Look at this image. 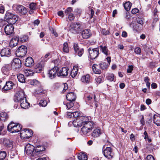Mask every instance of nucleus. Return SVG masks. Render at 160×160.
Wrapping results in <instances>:
<instances>
[{
    "label": "nucleus",
    "mask_w": 160,
    "mask_h": 160,
    "mask_svg": "<svg viewBox=\"0 0 160 160\" xmlns=\"http://www.w3.org/2000/svg\"><path fill=\"white\" fill-rule=\"evenodd\" d=\"M95 125L94 122L92 121H89L83 125L81 129L80 133L81 134L86 135L91 132Z\"/></svg>",
    "instance_id": "f257e3e1"
},
{
    "label": "nucleus",
    "mask_w": 160,
    "mask_h": 160,
    "mask_svg": "<svg viewBox=\"0 0 160 160\" xmlns=\"http://www.w3.org/2000/svg\"><path fill=\"white\" fill-rule=\"evenodd\" d=\"M88 117L81 116L76 118L72 122V123L74 127H81L89 121Z\"/></svg>",
    "instance_id": "f03ea898"
},
{
    "label": "nucleus",
    "mask_w": 160,
    "mask_h": 160,
    "mask_svg": "<svg viewBox=\"0 0 160 160\" xmlns=\"http://www.w3.org/2000/svg\"><path fill=\"white\" fill-rule=\"evenodd\" d=\"M22 128V125L19 123H14L11 122L7 127L8 130L11 132L13 133L21 131Z\"/></svg>",
    "instance_id": "7ed1b4c3"
},
{
    "label": "nucleus",
    "mask_w": 160,
    "mask_h": 160,
    "mask_svg": "<svg viewBox=\"0 0 160 160\" xmlns=\"http://www.w3.org/2000/svg\"><path fill=\"white\" fill-rule=\"evenodd\" d=\"M4 20L10 24H14L17 20V17L14 14L7 12L5 14Z\"/></svg>",
    "instance_id": "20e7f679"
},
{
    "label": "nucleus",
    "mask_w": 160,
    "mask_h": 160,
    "mask_svg": "<svg viewBox=\"0 0 160 160\" xmlns=\"http://www.w3.org/2000/svg\"><path fill=\"white\" fill-rule=\"evenodd\" d=\"M81 25L79 22H74L70 26V31L74 34H78L81 31Z\"/></svg>",
    "instance_id": "39448f33"
},
{
    "label": "nucleus",
    "mask_w": 160,
    "mask_h": 160,
    "mask_svg": "<svg viewBox=\"0 0 160 160\" xmlns=\"http://www.w3.org/2000/svg\"><path fill=\"white\" fill-rule=\"evenodd\" d=\"M27 52V47L22 45L20 46L16 50L15 54L18 57H22L26 55Z\"/></svg>",
    "instance_id": "423d86ee"
},
{
    "label": "nucleus",
    "mask_w": 160,
    "mask_h": 160,
    "mask_svg": "<svg viewBox=\"0 0 160 160\" xmlns=\"http://www.w3.org/2000/svg\"><path fill=\"white\" fill-rule=\"evenodd\" d=\"M102 153L106 158L109 159L112 158L114 155L112 149L109 147H107L103 149Z\"/></svg>",
    "instance_id": "0eeeda50"
},
{
    "label": "nucleus",
    "mask_w": 160,
    "mask_h": 160,
    "mask_svg": "<svg viewBox=\"0 0 160 160\" xmlns=\"http://www.w3.org/2000/svg\"><path fill=\"white\" fill-rule=\"evenodd\" d=\"M26 98L24 91H17L14 94L13 100L15 102H18L21 99Z\"/></svg>",
    "instance_id": "6e6552de"
},
{
    "label": "nucleus",
    "mask_w": 160,
    "mask_h": 160,
    "mask_svg": "<svg viewBox=\"0 0 160 160\" xmlns=\"http://www.w3.org/2000/svg\"><path fill=\"white\" fill-rule=\"evenodd\" d=\"M35 147L29 143L27 144L25 148V151L26 154L31 156H34L35 154Z\"/></svg>",
    "instance_id": "1a4fd4ad"
},
{
    "label": "nucleus",
    "mask_w": 160,
    "mask_h": 160,
    "mask_svg": "<svg viewBox=\"0 0 160 160\" xmlns=\"http://www.w3.org/2000/svg\"><path fill=\"white\" fill-rule=\"evenodd\" d=\"M89 56L92 59H94L97 58L99 54V50L98 48H90L88 49Z\"/></svg>",
    "instance_id": "9d476101"
},
{
    "label": "nucleus",
    "mask_w": 160,
    "mask_h": 160,
    "mask_svg": "<svg viewBox=\"0 0 160 160\" xmlns=\"http://www.w3.org/2000/svg\"><path fill=\"white\" fill-rule=\"evenodd\" d=\"M33 132L31 129H24L21 130L20 133L21 138H29L31 137Z\"/></svg>",
    "instance_id": "9b49d317"
},
{
    "label": "nucleus",
    "mask_w": 160,
    "mask_h": 160,
    "mask_svg": "<svg viewBox=\"0 0 160 160\" xmlns=\"http://www.w3.org/2000/svg\"><path fill=\"white\" fill-rule=\"evenodd\" d=\"M58 71V68L57 66H54L53 68L49 71L48 74L49 77L51 79L54 78L57 75Z\"/></svg>",
    "instance_id": "f8f14e48"
},
{
    "label": "nucleus",
    "mask_w": 160,
    "mask_h": 160,
    "mask_svg": "<svg viewBox=\"0 0 160 160\" xmlns=\"http://www.w3.org/2000/svg\"><path fill=\"white\" fill-rule=\"evenodd\" d=\"M44 66V63L42 59V61L36 65L34 69V72L38 73H40L42 70Z\"/></svg>",
    "instance_id": "ddd939ff"
},
{
    "label": "nucleus",
    "mask_w": 160,
    "mask_h": 160,
    "mask_svg": "<svg viewBox=\"0 0 160 160\" xmlns=\"http://www.w3.org/2000/svg\"><path fill=\"white\" fill-rule=\"evenodd\" d=\"M21 61L18 58L13 59L12 62V67L16 69H19L21 67Z\"/></svg>",
    "instance_id": "4468645a"
},
{
    "label": "nucleus",
    "mask_w": 160,
    "mask_h": 160,
    "mask_svg": "<svg viewBox=\"0 0 160 160\" xmlns=\"http://www.w3.org/2000/svg\"><path fill=\"white\" fill-rule=\"evenodd\" d=\"M68 69L67 68L63 67L61 68L57 73V75L59 77H64L67 76L68 74Z\"/></svg>",
    "instance_id": "2eb2a0df"
},
{
    "label": "nucleus",
    "mask_w": 160,
    "mask_h": 160,
    "mask_svg": "<svg viewBox=\"0 0 160 160\" xmlns=\"http://www.w3.org/2000/svg\"><path fill=\"white\" fill-rule=\"evenodd\" d=\"M14 28L12 24L7 25L4 28L5 32L7 35H10L13 33Z\"/></svg>",
    "instance_id": "dca6fc26"
},
{
    "label": "nucleus",
    "mask_w": 160,
    "mask_h": 160,
    "mask_svg": "<svg viewBox=\"0 0 160 160\" xmlns=\"http://www.w3.org/2000/svg\"><path fill=\"white\" fill-rule=\"evenodd\" d=\"M15 86V84L11 81L6 82L5 85L3 87L2 90H10Z\"/></svg>",
    "instance_id": "f3484780"
},
{
    "label": "nucleus",
    "mask_w": 160,
    "mask_h": 160,
    "mask_svg": "<svg viewBox=\"0 0 160 160\" xmlns=\"http://www.w3.org/2000/svg\"><path fill=\"white\" fill-rule=\"evenodd\" d=\"M55 89H62L63 90H67L68 88V86L67 83H65L60 85L58 83H55L54 84Z\"/></svg>",
    "instance_id": "a211bd4d"
},
{
    "label": "nucleus",
    "mask_w": 160,
    "mask_h": 160,
    "mask_svg": "<svg viewBox=\"0 0 160 160\" xmlns=\"http://www.w3.org/2000/svg\"><path fill=\"white\" fill-rule=\"evenodd\" d=\"M33 95L38 99L44 97L47 95V94L41 91H35L33 93Z\"/></svg>",
    "instance_id": "6ab92c4d"
},
{
    "label": "nucleus",
    "mask_w": 160,
    "mask_h": 160,
    "mask_svg": "<svg viewBox=\"0 0 160 160\" xmlns=\"http://www.w3.org/2000/svg\"><path fill=\"white\" fill-rule=\"evenodd\" d=\"M81 35L83 39L88 38L91 35L90 30L88 29H86L83 30L81 32Z\"/></svg>",
    "instance_id": "aec40b11"
},
{
    "label": "nucleus",
    "mask_w": 160,
    "mask_h": 160,
    "mask_svg": "<svg viewBox=\"0 0 160 160\" xmlns=\"http://www.w3.org/2000/svg\"><path fill=\"white\" fill-rule=\"evenodd\" d=\"M17 11L22 14H25L27 12V10L25 7L22 5H18L16 7Z\"/></svg>",
    "instance_id": "412c9836"
},
{
    "label": "nucleus",
    "mask_w": 160,
    "mask_h": 160,
    "mask_svg": "<svg viewBox=\"0 0 160 160\" xmlns=\"http://www.w3.org/2000/svg\"><path fill=\"white\" fill-rule=\"evenodd\" d=\"M66 98L69 101H74L76 98V96L73 92H69L67 93Z\"/></svg>",
    "instance_id": "4be33fe9"
},
{
    "label": "nucleus",
    "mask_w": 160,
    "mask_h": 160,
    "mask_svg": "<svg viewBox=\"0 0 160 160\" xmlns=\"http://www.w3.org/2000/svg\"><path fill=\"white\" fill-rule=\"evenodd\" d=\"M20 102L21 107L22 108L26 109L28 108L29 103L28 102L26 98H24L21 99L19 101Z\"/></svg>",
    "instance_id": "5701e85b"
},
{
    "label": "nucleus",
    "mask_w": 160,
    "mask_h": 160,
    "mask_svg": "<svg viewBox=\"0 0 160 160\" xmlns=\"http://www.w3.org/2000/svg\"><path fill=\"white\" fill-rule=\"evenodd\" d=\"M45 149V148L42 146H37L35 150V154L40 155L42 154V152Z\"/></svg>",
    "instance_id": "b1692460"
},
{
    "label": "nucleus",
    "mask_w": 160,
    "mask_h": 160,
    "mask_svg": "<svg viewBox=\"0 0 160 160\" xmlns=\"http://www.w3.org/2000/svg\"><path fill=\"white\" fill-rule=\"evenodd\" d=\"M19 38L17 37L13 38L10 41L9 43L10 46L11 48H13L16 46L17 44Z\"/></svg>",
    "instance_id": "393cba45"
},
{
    "label": "nucleus",
    "mask_w": 160,
    "mask_h": 160,
    "mask_svg": "<svg viewBox=\"0 0 160 160\" xmlns=\"http://www.w3.org/2000/svg\"><path fill=\"white\" fill-rule=\"evenodd\" d=\"M81 81L85 84L89 83L90 82V75L89 74L82 76L81 78Z\"/></svg>",
    "instance_id": "a878e982"
},
{
    "label": "nucleus",
    "mask_w": 160,
    "mask_h": 160,
    "mask_svg": "<svg viewBox=\"0 0 160 160\" xmlns=\"http://www.w3.org/2000/svg\"><path fill=\"white\" fill-rule=\"evenodd\" d=\"M11 50L8 48H5L2 49L1 52V55L2 56H6L8 57L11 54Z\"/></svg>",
    "instance_id": "bb28decb"
},
{
    "label": "nucleus",
    "mask_w": 160,
    "mask_h": 160,
    "mask_svg": "<svg viewBox=\"0 0 160 160\" xmlns=\"http://www.w3.org/2000/svg\"><path fill=\"white\" fill-rule=\"evenodd\" d=\"M34 61L31 57H28L26 60L25 65L28 67L32 66L34 64Z\"/></svg>",
    "instance_id": "cd10ccee"
},
{
    "label": "nucleus",
    "mask_w": 160,
    "mask_h": 160,
    "mask_svg": "<svg viewBox=\"0 0 160 160\" xmlns=\"http://www.w3.org/2000/svg\"><path fill=\"white\" fill-rule=\"evenodd\" d=\"M101 130L98 129L96 128L94 129L92 133V136L93 137L97 138L101 134Z\"/></svg>",
    "instance_id": "c85d7f7f"
},
{
    "label": "nucleus",
    "mask_w": 160,
    "mask_h": 160,
    "mask_svg": "<svg viewBox=\"0 0 160 160\" xmlns=\"http://www.w3.org/2000/svg\"><path fill=\"white\" fill-rule=\"evenodd\" d=\"M77 158L79 160H87L88 157L85 153L81 152L79 153L77 155Z\"/></svg>",
    "instance_id": "c756f323"
},
{
    "label": "nucleus",
    "mask_w": 160,
    "mask_h": 160,
    "mask_svg": "<svg viewBox=\"0 0 160 160\" xmlns=\"http://www.w3.org/2000/svg\"><path fill=\"white\" fill-rule=\"evenodd\" d=\"M153 122L157 126H160V116L154 115L153 116Z\"/></svg>",
    "instance_id": "7c9ffc66"
},
{
    "label": "nucleus",
    "mask_w": 160,
    "mask_h": 160,
    "mask_svg": "<svg viewBox=\"0 0 160 160\" xmlns=\"http://www.w3.org/2000/svg\"><path fill=\"white\" fill-rule=\"evenodd\" d=\"M100 50L106 56L110 54V53L109 51L106 46H103L102 45H101L100 47Z\"/></svg>",
    "instance_id": "2f4dec72"
},
{
    "label": "nucleus",
    "mask_w": 160,
    "mask_h": 160,
    "mask_svg": "<svg viewBox=\"0 0 160 160\" xmlns=\"http://www.w3.org/2000/svg\"><path fill=\"white\" fill-rule=\"evenodd\" d=\"M3 143L4 145L8 148H11L12 147L13 142L12 140L9 139H5L3 141Z\"/></svg>",
    "instance_id": "473e14b6"
},
{
    "label": "nucleus",
    "mask_w": 160,
    "mask_h": 160,
    "mask_svg": "<svg viewBox=\"0 0 160 160\" xmlns=\"http://www.w3.org/2000/svg\"><path fill=\"white\" fill-rule=\"evenodd\" d=\"M8 118V114L6 112H1L0 113V120L5 122Z\"/></svg>",
    "instance_id": "72a5a7b5"
},
{
    "label": "nucleus",
    "mask_w": 160,
    "mask_h": 160,
    "mask_svg": "<svg viewBox=\"0 0 160 160\" xmlns=\"http://www.w3.org/2000/svg\"><path fill=\"white\" fill-rule=\"evenodd\" d=\"M99 67L98 65L96 64H94L93 65L92 69L94 73L100 74L101 73V71L98 68Z\"/></svg>",
    "instance_id": "f704fd0d"
},
{
    "label": "nucleus",
    "mask_w": 160,
    "mask_h": 160,
    "mask_svg": "<svg viewBox=\"0 0 160 160\" xmlns=\"http://www.w3.org/2000/svg\"><path fill=\"white\" fill-rule=\"evenodd\" d=\"M78 71L77 68L75 67H74L71 72V76L72 78H74L77 75Z\"/></svg>",
    "instance_id": "c9c22d12"
},
{
    "label": "nucleus",
    "mask_w": 160,
    "mask_h": 160,
    "mask_svg": "<svg viewBox=\"0 0 160 160\" xmlns=\"http://www.w3.org/2000/svg\"><path fill=\"white\" fill-rule=\"evenodd\" d=\"M6 156L7 153L6 152L4 151L0 152V160H7Z\"/></svg>",
    "instance_id": "e433bc0d"
},
{
    "label": "nucleus",
    "mask_w": 160,
    "mask_h": 160,
    "mask_svg": "<svg viewBox=\"0 0 160 160\" xmlns=\"http://www.w3.org/2000/svg\"><path fill=\"white\" fill-rule=\"evenodd\" d=\"M29 83L30 84L32 85L37 86L38 87L40 86V82L38 80L35 79L31 80Z\"/></svg>",
    "instance_id": "4c0bfd02"
},
{
    "label": "nucleus",
    "mask_w": 160,
    "mask_h": 160,
    "mask_svg": "<svg viewBox=\"0 0 160 160\" xmlns=\"http://www.w3.org/2000/svg\"><path fill=\"white\" fill-rule=\"evenodd\" d=\"M132 3L129 2H127L124 4L123 5L125 9L127 11H129L131 9Z\"/></svg>",
    "instance_id": "58836bf2"
},
{
    "label": "nucleus",
    "mask_w": 160,
    "mask_h": 160,
    "mask_svg": "<svg viewBox=\"0 0 160 160\" xmlns=\"http://www.w3.org/2000/svg\"><path fill=\"white\" fill-rule=\"evenodd\" d=\"M107 80H109L110 81L112 82L115 81V78L114 76L113 73L109 74L106 77Z\"/></svg>",
    "instance_id": "ea45409f"
},
{
    "label": "nucleus",
    "mask_w": 160,
    "mask_h": 160,
    "mask_svg": "<svg viewBox=\"0 0 160 160\" xmlns=\"http://www.w3.org/2000/svg\"><path fill=\"white\" fill-rule=\"evenodd\" d=\"M17 78L18 81L21 82H25V78L24 76L22 74H20L17 76Z\"/></svg>",
    "instance_id": "a19ab883"
},
{
    "label": "nucleus",
    "mask_w": 160,
    "mask_h": 160,
    "mask_svg": "<svg viewBox=\"0 0 160 160\" xmlns=\"http://www.w3.org/2000/svg\"><path fill=\"white\" fill-rule=\"evenodd\" d=\"M63 51L64 52L68 53L69 52V48L68 47V44L67 42H65L63 43Z\"/></svg>",
    "instance_id": "79ce46f5"
},
{
    "label": "nucleus",
    "mask_w": 160,
    "mask_h": 160,
    "mask_svg": "<svg viewBox=\"0 0 160 160\" xmlns=\"http://www.w3.org/2000/svg\"><path fill=\"white\" fill-rule=\"evenodd\" d=\"M72 101H69V102L65 103L64 102V104L66 105V107H67L68 109H70L72 107L74 106V103L72 102Z\"/></svg>",
    "instance_id": "37998d69"
},
{
    "label": "nucleus",
    "mask_w": 160,
    "mask_h": 160,
    "mask_svg": "<svg viewBox=\"0 0 160 160\" xmlns=\"http://www.w3.org/2000/svg\"><path fill=\"white\" fill-rule=\"evenodd\" d=\"M99 67L102 69H106L108 66V65L105 62H102L99 64Z\"/></svg>",
    "instance_id": "c03bdc74"
},
{
    "label": "nucleus",
    "mask_w": 160,
    "mask_h": 160,
    "mask_svg": "<svg viewBox=\"0 0 160 160\" xmlns=\"http://www.w3.org/2000/svg\"><path fill=\"white\" fill-rule=\"evenodd\" d=\"M68 14L67 15V18L70 21L74 20L75 18L74 15L72 13Z\"/></svg>",
    "instance_id": "a18cd8bd"
},
{
    "label": "nucleus",
    "mask_w": 160,
    "mask_h": 160,
    "mask_svg": "<svg viewBox=\"0 0 160 160\" xmlns=\"http://www.w3.org/2000/svg\"><path fill=\"white\" fill-rule=\"evenodd\" d=\"M28 37L27 36H21L19 38V40L21 42H24L28 41Z\"/></svg>",
    "instance_id": "49530a36"
},
{
    "label": "nucleus",
    "mask_w": 160,
    "mask_h": 160,
    "mask_svg": "<svg viewBox=\"0 0 160 160\" xmlns=\"http://www.w3.org/2000/svg\"><path fill=\"white\" fill-rule=\"evenodd\" d=\"M47 104V102L46 101L44 100H42L40 101L39 104L40 106L42 107H45Z\"/></svg>",
    "instance_id": "de8ad7c7"
},
{
    "label": "nucleus",
    "mask_w": 160,
    "mask_h": 160,
    "mask_svg": "<svg viewBox=\"0 0 160 160\" xmlns=\"http://www.w3.org/2000/svg\"><path fill=\"white\" fill-rule=\"evenodd\" d=\"M84 52V50L83 48H81L79 50H78V51H77L75 52L77 54H78V55L79 56L81 57L82 56L83 53Z\"/></svg>",
    "instance_id": "09e8293b"
},
{
    "label": "nucleus",
    "mask_w": 160,
    "mask_h": 160,
    "mask_svg": "<svg viewBox=\"0 0 160 160\" xmlns=\"http://www.w3.org/2000/svg\"><path fill=\"white\" fill-rule=\"evenodd\" d=\"M29 8L30 9L35 10L36 8V3L32 2L29 4Z\"/></svg>",
    "instance_id": "8fccbe9b"
},
{
    "label": "nucleus",
    "mask_w": 160,
    "mask_h": 160,
    "mask_svg": "<svg viewBox=\"0 0 160 160\" xmlns=\"http://www.w3.org/2000/svg\"><path fill=\"white\" fill-rule=\"evenodd\" d=\"M72 11V8L71 7H68L65 11V12L66 15H68V13H72L71 12Z\"/></svg>",
    "instance_id": "3c124183"
},
{
    "label": "nucleus",
    "mask_w": 160,
    "mask_h": 160,
    "mask_svg": "<svg viewBox=\"0 0 160 160\" xmlns=\"http://www.w3.org/2000/svg\"><path fill=\"white\" fill-rule=\"evenodd\" d=\"M89 14L90 16V18L91 19L92 18L94 13V11L93 9L92 8H90L89 9Z\"/></svg>",
    "instance_id": "603ef678"
},
{
    "label": "nucleus",
    "mask_w": 160,
    "mask_h": 160,
    "mask_svg": "<svg viewBox=\"0 0 160 160\" xmlns=\"http://www.w3.org/2000/svg\"><path fill=\"white\" fill-rule=\"evenodd\" d=\"M139 26L137 24L135 23L134 24L133 26V30L138 31L139 30Z\"/></svg>",
    "instance_id": "864d4df0"
},
{
    "label": "nucleus",
    "mask_w": 160,
    "mask_h": 160,
    "mask_svg": "<svg viewBox=\"0 0 160 160\" xmlns=\"http://www.w3.org/2000/svg\"><path fill=\"white\" fill-rule=\"evenodd\" d=\"M73 46L75 52H76L80 49L77 44L75 43H74L73 44Z\"/></svg>",
    "instance_id": "5fc2aeb1"
},
{
    "label": "nucleus",
    "mask_w": 160,
    "mask_h": 160,
    "mask_svg": "<svg viewBox=\"0 0 160 160\" xmlns=\"http://www.w3.org/2000/svg\"><path fill=\"white\" fill-rule=\"evenodd\" d=\"M50 58V53H48L46 54L44 56V61H43L44 62H46Z\"/></svg>",
    "instance_id": "6e6d98bb"
},
{
    "label": "nucleus",
    "mask_w": 160,
    "mask_h": 160,
    "mask_svg": "<svg viewBox=\"0 0 160 160\" xmlns=\"http://www.w3.org/2000/svg\"><path fill=\"white\" fill-rule=\"evenodd\" d=\"M133 67L132 65H129L128 68L127 69V72L128 73H131L132 71L133 70Z\"/></svg>",
    "instance_id": "4d7b16f0"
},
{
    "label": "nucleus",
    "mask_w": 160,
    "mask_h": 160,
    "mask_svg": "<svg viewBox=\"0 0 160 160\" xmlns=\"http://www.w3.org/2000/svg\"><path fill=\"white\" fill-rule=\"evenodd\" d=\"M134 51L136 54H139L141 52V48H140L137 47L135 49Z\"/></svg>",
    "instance_id": "13d9d810"
},
{
    "label": "nucleus",
    "mask_w": 160,
    "mask_h": 160,
    "mask_svg": "<svg viewBox=\"0 0 160 160\" xmlns=\"http://www.w3.org/2000/svg\"><path fill=\"white\" fill-rule=\"evenodd\" d=\"M73 117L74 118H78V117H80L79 116V114L78 112H74L72 113Z\"/></svg>",
    "instance_id": "bf43d9fd"
},
{
    "label": "nucleus",
    "mask_w": 160,
    "mask_h": 160,
    "mask_svg": "<svg viewBox=\"0 0 160 160\" xmlns=\"http://www.w3.org/2000/svg\"><path fill=\"white\" fill-rule=\"evenodd\" d=\"M147 160H155L154 157L151 155H149L147 157Z\"/></svg>",
    "instance_id": "052dcab7"
},
{
    "label": "nucleus",
    "mask_w": 160,
    "mask_h": 160,
    "mask_svg": "<svg viewBox=\"0 0 160 160\" xmlns=\"http://www.w3.org/2000/svg\"><path fill=\"white\" fill-rule=\"evenodd\" d=\"M4 11L5 8L4 6L0 4V13H3Z\"/></svg>",
    "instance_id": "680f3d73"
},
{
    "label": "nucleus",
    "mask_w": 160,
    "mask_h": 160,
    "mask_svg": "<svg viewBox=\"0 0 160 160\" xmlns=\"http://www.w3.org/2000/svg\"><path fill=\"white\" fill-rule=\"evenodd\" d=\"M140 117L141 118V120H140V123L142 125H143L145 124V121L144 119V117L143 115H141L140 116Z\"/></svg>",
    "instance_id": "e2e57ef3"
},
{
    "label": "nucleus",
    "mask_w": 160,
    "mask_h": 160,
    "mask_svg": "<svg viewBox=\"0 0 160 160\" xmlns=\"http://www.w3.org/2000/svg\"><path fill=\"white\" fill-rule=\"evenodd\" d=\"M137 23L141 25H142L143 24V22L142 20L139 18H137Z\"/></svg>",
    "instance_id": "0e129e2a"
},
{
    "label": "nucleus",
    "mask_w": 160,
    "mask_h": 160,
    "mask_svg": "<svg viewBox=\"0 0 160 160\" xmlns=\"http://www.w3.org/2000/svg\"><path fill=\"white\" fill-rule=\"evenodd\" d=\"M139 12L138 9L136 8H135L132 9V13L133 14H135L138 13Z\"/></svg>",
    "instance_id": "69168bd1"
},
{
    "label": "nucleus",
    "mask_w": 160,
    "mask_h": 160,
    "mask_svg": "<svg viewBox=\"0 0 160 160\" xmlns=\"http://www.w3.org/2000/svg\"><path fill=\"white\" fill-rule=\"evenodd\" d=\"M102 32V33L105 35L108 34L109 33V31L106 30L105 29H103Z\"/></svg>",
    "instance_id": "338daca9"
},
{
    "label": "nucleus",
    "mask_w": 160,
    "mask_h": 160,
    "mask_svg": "<svg viewBox=\"0 0 160 160\" xmlns=\"http://www.w3.org/2000/svg\"><path fill=\"white\" fill-rule=\"evenodd\" d=\"M66 117L68 118H71L72 117H73L72 113H71V112H67Z\"/></svg>",
    "instance_id": "774afa93"
}]
</instances>
